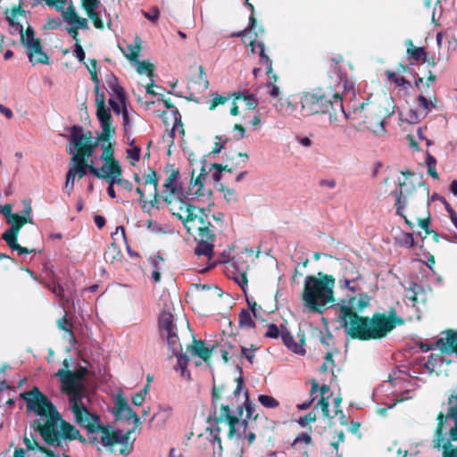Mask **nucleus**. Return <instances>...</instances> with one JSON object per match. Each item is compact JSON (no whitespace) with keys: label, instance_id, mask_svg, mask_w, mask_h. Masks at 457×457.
<instances>
[{"label":"nucleus","instance_id":"nucleus-10","mask_svg":"<svg viewBox=\"0 0 457 457\" xmlns=\"http://www.w3.org/2000/svg\"><path fill=\"white\" fill-rule=\"evenodd\" d=\"M401 174L405 177L403 181L399 182L400 188L395 189L393 194L395 197V212L396 214L403 217L404 222L410 227L413 228V223L404 214V210L411 202L417 201V190L412 181H408L409 177H413L415 174L412 171L405 170L401 171Z\"/></svg>","mask_w":457,"mask_h":457},{"label":"nucleus","instance_id":"nucleus-46","mask_svg":"<svg viewBox=\"0 0 457 457\" xmlns=\"http://www.w3.org/2000/svg\"><path fill=\"white\" fill-rule=\"evenodd\" d=\"M343 62H344V57L341 54H337L329 59V68L332 69L335 72L338 73V81L340 80V75L345 76L348 79L346 74H343L341 72L340 64Z\"/></svg>","mask_w":457,"mask_h":457},{"label":"nucleus","instance_id":"nucleus-39","mask_svg":"<svg viewBox=\"0 0 457 457\" xmlns=\"http://www.w3.org/2000/svg\"><path fill=\"white\" fill-rule=\"evenodd\" d=\"M163 338L166 339L168 348L171 351L172 354H178L182 352V345L178 336V331L167 333Z\"/></svg>","mask_w":457,"mask_h":457},{"label":"nucleus","instance_id":"nucleus-54","mask_svg":"<svg viewBox=\"0 0 457 457\" xmlns=\"http://www.w3.org/2000/svg\"><path fill=\"white\" fill-rule=\"evenodd\" d=\"M197 207L195 205L187 203L186 205L182 209V214L179 215L177 218L183 222L184 227L187 225L186 216L187 214H194L197 211Z\"/></svg>","mask_w":457,"mask_h":457},{"label":"nucleus","instance_id":"nucleus-20","mask_svg":"<svg viewBox=\"0 0 457 457\" xmlns=\"http://www.w3.org/2000/svg\"><path fill=\"white\" fill-rule=\"evenodd\" d=\"M428 293H431V287H428V290L426 287H406L405 297L417 311H420L428 300Z\"/></svg>","mask_w":457,"mask_h":457},{"label":"nucleus","instance_id":"nucleus-37","mask_svg":"<svg viewBox=\"0 0 457 457\" xmlns=\"http://www.w3.org/2000/svg\"><path fill=\"white\" fill-rule=\"evenodd\" d=\"M23 443L25 444V445L29 451L37 449L41 453H43L45 455V457H60L52 449L39 445V443L34 438L31 440L25 436L23 437Z\"/></svg>","mask_w":457,"mask_h":457},{"label":"nucleus","instance_id":"nucleus-26","mask_svg":"<svg viewBox=\"0 0 457 457\" xmlns=\"http://www.w3.org/2000/svg\"><path fill=\"white\" fill-rule=\"evenodd\" d=\"M56 375L60 378L62 384V389L68 393H74L73 395L80 396L76 380V374L73 371L61 369L57 371Z\"/></svg>","mask_w":457,"mask_h":457},{"label":"nucleus","instance_id":"nucleus-30","mask_svg":"<svg viewBox=\"0 0 457 457\" xmlns=\"http://www.w3.org/2000/svg\"><path fill=\"white\" fill-rule=\"evenodd\" d=\"M90 173L98 178L104 179L108 182L107 194L111 198L116 197V193L114 190V179L113 177L121 176L122 171H119L117 173H112L105 171V167H102L101 170L97 168H91Z\"/></svg>","mask_w":457,"mask_h":457},{"label":"nucleus","instance_id":"nucleus-40","mask_svg":"<svg viewBox=\"0 0 457 457\" xmlns=\"http://www.w3.org/2000/svg\"><path fill=\"white\" fill-rule=\"evenodd\" d=\"M122 253L120 250L119 245L116 243H112L104 253V260L114 263L121 261Z\"/></svg>","mask_w":457,"mask_h":457},{"label":"nucleus","instance_id":"nucleus-4","mask_svg":"<svg viewBox=\"0 0 457 457\" xmlns=\"http://www.w3.org/2000/svg\"><path fill=\"white\" fill-rule=\"evenodd\" d=\"M210 208H198L194 214L186 216L187 231L191 234L197 245L195 253L198 256L212 257L216 239V226L211 222Z\"/></svg>","mask_w":457,"mask_h":457},{"label":"nucleus","instance_id":"nucleus-59","mask_svg":"<svg viewBox=\"0 0 457 457\" xmlns=\"http://www.w3.org/2000/svg\"><path fill=\"white\" fill-rule=\"evenodd\" d=\"M281 106L284 112L287 115H293L297 109L296 103L293 102L289 98H287L284 104L281 103Z\"/></svg>","mask_w":457,"mask_h":457},{"label":"nucleus","instance_id":"nucleus-25","mask_svg":"<svg viewBox=\"0 0 457 457\" xmlns=\"http://www.w3.org/2000/svg\"><path fill=\"white\" fill-rule=\"evenodd\" d=\"M298 337L299 343H295L293 336L287 329L281 331V338L284 345L294 353L304 355L306 353L303 348V345L305 344V336L303 333H298Z\"/></svg>","mask_w":457,"mask_h":457},{"label":"nucleus","instance_id":"nucleus-57","mask_svg":"<svg viewBox=\"0 0 457 457\" xmlns=\"http://www.w3.org/2000/svg\"><path fill=\"white\" fill-rule=\"evenodd\" d=\"M272 81H269L266 86L270 88L269 94L272 97H278L279 96V87L275 85V82L278 79V76L276 74H272L271 77Z\"/></svg>","mask_w":457,"mask_h":457},{"label":"nucleus","instance_id":"nucleus-48","mask_svg":"<svg viewBox=\"0 0 457 457\" xmlns=\"http://www.w3.org/2000/svg\"><path fill=\"white\" fill-rule=\"evenodd\" d=\"M137 71L139 74H144V73H146L148 77H150L151 79L154 78V65L147 62V61H142L138 63V66L137 68Z\"/></svg>","mask_w":457,"mask_h":457},{"label":"nucleus","instance_id":"nucleus-44","mask_svg":"<svg viewBox=\"0 0 457 457\" xmlns=\"http://www.w3.org/2000/svg\"><path fill=\"white\" fill-rule=\"evenodd\" d=\"M350 303L357 311L361 312L370 304V297L367 295H360L350 299Z\"/></svg>","mask_w":457,"mask_h":457},{"label":"nucleus","instance_id":"nucleus-14","mask_svg":"<svg viewBox=\"0 0 457 457\" xmlns=\"http://www.w3.org/2000/svg\"><path fill=\"white\" fill-rule=\"evenodd\" d=\"M21 42L27 47L28 56L30 62L42 64L49 63V56L43 51L41 40L35 37L33 28L29 26L25 32L21 30Z\"/></svg>","mask_w":457,"mask_h":457},{"label":"nucleus","instance_id":"nucleus-47","mask_svg":"<svg viewBox=\"0 0 457 457\" xmlns=\"http://www.w3.org/2000/svg\"><path fill=\"white\" fill-rule=\"evenodd\" d=\"M260 403L266 408H277L279 405V402L273 396L268 395H260L258 397Z\"/></svg>","mask_w":457,"mask_h":457},{"label":"nucleus","instance_id":"nucleus-64","mask_svg":"<svg viewBox=\"0 0 457 457\" xmlns=\"http://www.w3.org/2000/svg\"><path fill=\"white\" fill-rule=\"evenodd\" d=\"M79 17V16L72 6H69L64 12V20L71 24H73L76 21H78Z\"/></svg>","mask_w":457,"mask_h":457},{"label":"nucleus","instance_id":"nucleus-29","mask_svg":"<svg viewBox=\"0 0 457 457\" xmlns=\"http://www.w3.org/2000/svg\"><path fill=\"white\" fill-rule=\"evenodd\" d=\"M89 157L72 156L69 164V170L78 176L79 179H82L87 172H90L91 168H95L92 164H88L87 159Z\"/></svg>","mask_w":457,"mask_h":457},{"label":"nucleus","instance_id":"nucleus-43","mask_svg":"<svg viewBox=\"0 0 457 457\" xmlns=\"http://www.w3.org/2000/svg\"><path fill=\"white\" fill-rule=\"evenodd\" d=\"M143 180L145 186L152 185L154 187V191L158 190L159 179L156 171L154 169L148 168L145 170V172L143 175Z\"/></svg>","mask_w":457,"mask_h":457},{"label":"nucleus","instance_id":"nucleus-51","mask_svg":"<svg viewBox=\"0 0 457 457\" xmlns=\"http://www.w3.org/2000/svg\"><path fill=\"white\" fill-rule=\"evenodd\" d=\"M158 100H161L162 101L164 106L167 108V109H173V113H174V120L175 121H179L180 122V116H179V112L178 111V109L175 107V105L172 104L170 98H165L164 97V95L162 94H159V99Z\"/></svg>","mask_w":457,"mask_h":457},{"label":"nucleus","instance_id":"nucleus-45","mask_svg":"<svg viewBox=\"0 0 457 457\" xmlns=\"http://www.w3.org/2000/svg\"><path fill=\"white\" fill-rule=\"evenodd\" d=\"M96 104V113L110 112V110L106 107L105 104V95L103 91L100 90V87H98V91L95 92Z\"/></svg>","mask_w":457,"mask_h":457},{"label":"nucleus","instance_id":"nucleus-23","mask_svg":"<svg viewBox=\"0 0 457 457\" xmlns=\"http://www.w3.org/2000/svg\"><path fill=\"white\" fill-rule=\"evenodd\" d=\"M248 46L251 48L252 53L256 52V48L258 49L257 53L260 57V63L266 66V74L272 75L273 68H272V61L269 57V55L265 53V46L264 43L255 38H252L249 41Z\"/></svg>","mask_w":457,"mask_h":457},{"label":"nucleus","instance_id":"nucleus-50","mask_svg":"<svg viewBox=\"0 0 457 457\" xmlns=\"http://www.w3.org/2000/svg\"><path fill=\"white\" fill-rule=\"evenodd\" d=\"M443 448L442 457H457V447H453L449 442L443 440L440 448Z\"/></svg>","mask_w":457,"mask_h":457},{"label":"nucleus","instance_id":"nucleus-5","mask_svg":"<svg viewBox=\"0 0 457 457\" xmlns=\"http://www.w3.org/2000/svg\"><path fill=\"white\" fill-rule=\"evenodd\" d=\"M386 114L384 108L376 103L361 104L352 112H345L344 118L359 130H370L376 135L386 132L384 120Z\"/></svg>","mask_w":457,"mask_h":457},{"label":"nucleus","instance_id":"nucleus-63","mask_svg":"<svg viewBox=\"0 0 457 457\" xmlns=\"http://www.w3.org/2000/svg\"><path fill=\"white\" fill-rule=\"evenodd\" d=\"M113 179L114 183L120 187L122 189L127 190L129 192L132 191L133 185L129 180L121 179L120 176L113 177Z\"/></svg>","mask_w":457,"mask_h":457},{"label":"nucleus","instance_id":"nucleus-17","mask_svg":"<svg viewBox=\"0 0 457 457\" xmlns=\"http://www.w3.org/2000/svg\"><path fill=\"white\" fill-rule=\"evenodd\" d=\"M449 409L447 414L439 412L437 415V426L435 430L433 447L439 449L444 440V424L448 418L457 420V395H452L448 399Z\"/></svg>","mask_w":457,"mask_h":457},{"label":"nucleus","instance_id":"nucleus-6","mask_svg":"<svg viewBox=\"0 0 457 457\" xmlns=\"http://www.w3.org/2000/svg\"><path fill=\"white\" fill-rule=\"evenodd\" d=\"M21 396L26 401L27 410L40 417L30 424V427L39 435L49 423L60 417V412L54 404L38 387L34 386L31 390L21 394Z\"/></svg>","mask_w":457,"mask_h":457},{"label":"nucleus","instance_id":"nucleus-11","mask_svg":"<svg viewBox=\"0 0 457 457\" xmlns=\"http://www.w3.org/2000/svg\"><path fill=\"white\" fill-rule=\"evenodd\" d=\"M70 403L76 423L86 428L87 433L93 434L105 430L106 426L102 424L100 416L87 410L82 403L81 396L72 395Z\"/></svg>","mask_w":457,"mask_h":457},{"label":"nucleus","instance_id":"nucleus-61","mask_svg":"<svg viewBox=\"0 0 457 457\" xmlns=\"http://www.w3.org/2000/svg\"><path fill=\"white\" fill-rule=\"evenodd\" d=\"M215 139H217V141L214 143V145L211 152V154H220L221 152V150L225 147L227 142L228 141V138H225L224 140H222L221 136H216Z\"/></svg>","mask_w":457,"mask_h":457},{"label":"nucleus","instance_id":"nucleus-19","mask_svg":"<svg viewBox=\"0 0 457 457\" xmlns=\"http://www.w3.org/2000/svg\"><path fill=\"white\" fill-rule=\"evenodd\" d=\"M96 116L102 129V131L97 136L96 140L98 143L111 141L115 135V128L112 125L111 112L96 113Z\"/></svg>","mask_w":457,"mask_h":457},{"label":"nucleus","instance_id":"nucleus-36","mask_svg":"<svg viewBox=\"0 0 457 457\" xmlns=\"http://www.w3.org/2000/svg\"><path fill=\"white\" fill-rule=\"evenodd\" d=\"M405 45L407 47L406 55L409 61L419 62L423 60L426 53L424 47L415 46L411 39H407Z\"/></svg>","mask_w":457,"mask_h":457},{"label":"nucleus","instance_id":"nucleus-56","mask_svg":"<svg viewBox=\"0 0 457 457\" xmlns=\"http://www.w3.org/2000/svg\"><path fill=\"white\" fill-rule=\"evenodd\" d=\"M232 96V94L228 96H223L220 95H215L213 98L212 99L211 104L209 106L210 110H214L218 105L224 104L226 102L229 100Z\"/></svg>","mask_w":457,"mask_h":457},{"label":"nucleus","instance_id":"nucleus-21","mask_svg":"<svg viewBox=\"0 0 457 457\" xmlns=\"http://www.w3.org/2000/svg\"><path fill=\"white\" fill-rule=\"evenodd\" d=\"M106 144H104L102 145L103 153L101 155V159L105 162V171L112 172V173H117L119 171H122L121 166L120 165L119 162L114 158V146L109 142H105Z\"/></svg>","mask_w":457,"mask_h":457},{"label":"nucleus","instance_id":"nucleus-13","mask_svg":"<svg viewBox=\"0 0 457 457\" xmlns=\"http://www.w3.org/2000/svg\"><path fill=\"white\" fill-rule=\"evenodd\" d=\"M332 289L333 287H304V304L311 312L322 313L327 304L335 302Z\"/></svg>","mask_w":457,"mask_h":457},{"label":"nucleus","instance_id":"nucleus-27","mask_svg":"<svg viewBox=\"0 0 457 457\" xmlns=\"http://www.w3.org/2000/svg\"><path fill=\"white\" fill-rule=\"evenodd\" d=\"M436 347L442 353L457 354V333L449 330L445 337H441L436 340Z\"/></svg>","mask_w":457,"mask_h":457},{"label":"nucleus","instance_id":"nucleus-58","mask_svg":"<svg viewBox=\"0 0 457 457\" xmlns=\"http://www.w3.org/2000/svg\"><path fill=\"white\" fill-rule=\"evenodd\" d=\"M246 299L247 305L251 311V312L253 314L254 317H257L259 315L257 312V303L254 301V299L248 295L246 292V287H241Z\"/></svg>","mask_w":457,"mask_h":457},{"label":"nucleus","instance_id":"nucleus-9","mask_svg":"<svg viewBox=\"0 0 457 457\" xmlns=\"http://www.w3.org/2000/svg\"><path fill=\"white\" fill-rule=\"evenodd\" d=\"M24 215H19L18 213H14L8 220L6 221L8 224H11V228L4 231L2 235V239L4 240L7 245L13 251H17L19 255L29 254L31 253H35V249H29L27 247L21 246L17 242L18 235L21 231V228L27 223H33L32 218L30 217V213L32 211L30 200H24Z\"/></svg>","mask_w":457,"mask_h":457},{"label":"nucleus","instance_id":"nucleus-3","mask_svg":"<svg viewBox=\"0 0 457 457\" xmlns=\"http://www.w3.org/2000/svg\"><path fill=\"white\" fill-rule=\"evenodd\" d=\"M353 90V83L345 76L340 75V80L332 86H320L305 91L300 98L303 116L327 114L330 123L339 120L345 115L343 97L345 92Z\"/></svg>","mask_w":457,"mask_h":457},{"label":"nucleus","instance_id":"nucleus-62","mask_svg":"<svg viewBox=\"0 0 457 457\" xmlns=\"http://www.w3.org/2000/svg\"><path fill=\"white\" fill-rule=\"evenodd\" d=\"M75 177L76 176L74 175V173L71 172V170H68L67 174H66L65 184H64V187L67 190L68 195H71V191L74 188Z\"/></svg>","mask_w":457,"mask_h":457},{"label":"nucleus","instance_id":"nucleus-22","mask_svg":"<svg viewBox=\"0 0 457 457\" xmlns=\"http://www.w3.org/2000/svg\"><path fill=\"white\" fill-rule=\"evenodd\" d=\"M248 46L251 48L252 53L256 52V48L258 49L257 53L260 57V63L266 66V74L272 75L273 68H272V61L269 57V55L265 53V46L264 43L255 38H252L249 41Z\"/></svg>","mask_w":457,"mask_h":457},{"label":"nucleus","instance_id":"nucleus-1","mask_svg":"<svg viewBox=\"0 0 457 457\" xmlns=\"http://www.w3.org/2000/svg\"><path fill=\"white\" fill-rule=\"evenodd\" d=\"M245 387V381L242 376L235 380H229L223 384H213L212 389V403L214 408L212 418L208 419V422L212 420L214 424L219 425L226 422L228 426V437L232 439L236 434V426L239 424V419L242 418L243 410L246 411L245 418L242 419L241 424L245 432L251 420V428L259 435L265 436L269 431L274 428V421L269 420L262 414L256 412V406L249 400L248 391L245 392V402L242 406L237 407V415L231 413V407H234V399H236Z\"/></svg>","mask_w":457,"mask_h":457},{"label":"nucleus","instance_id":"nucleus-24","mask_svg":"<svg viewBox=\"0 0 457 457\" xmlns=\"http://www.w3.org/2000/svg\"><path fill=\"white\" fill-rule=\"evenodd\" d=\"M170 174L163 184V195H178L180 194V187L178 185V178L179 175V169L173 168L172 165L169 164L166 167V172Z\"/></svg>","mask_w":457,"mask_h":457},{"label":"nucleus","instance_id":"nucleus-38","mask_svg":"<svg viewBox=\"0 0 457 457\" xmlns=\"http://www.w3.org/2000/svg\"><path fill=\"white\" fill-rule=\"evenodd\" d=\"M232 96L235 97V100H243L248 110H254L259 104L258 99L253 95L246 92H233Z\"/></svg>","mask_w":457,"mask_h":457},{"label":"nucleus","instance_id":"nucleus-35","mask_svg":"<svg viewBox=\"0 0 457 457\" xmlns=\"http://www.w3.org/2000/svg\"><path fill=\"white\" fill-rule=\"evenodd\" d=\"M162 199L168 205L172 215L178 217L182 214V209L186 205V202L181 199L180 194L178 195H162Z\"/></svg>","mask_w":457,"mask_h":457},{"label":"nucleus","instance_id":"nucleus-49","mask_svg":"<svg viewBox=\"0 0 457 457\" xmlns=\"http://www.w3.org/2000/svg\"><path fill=\"white\" fill-rule=\"evenodd\" d=\"M256 25H257V21L254 17V14H251L250 17H249V24H248V27L242 30V31H239V32H233L230 37H245L248 32H251L252 30H253L255 28H256Z\"/></svg>","mask_w":457,"mask_h":457},{"label":"nucleus","instance_id":"nucleus-53","mask_svg":"<svg viewBox=\"0 0 457 457\" xmlns=\"http://www.w3.org/2000/svg\"><path fill=\"white\" fill-rule=\"evenodd\" d=\"M398 243L401 246L412 248L415 246V240L411 233H403L399 238Z\"/></svg>","mask_w":457,"mask_h":457},{"label":"nucleus","instance_id":"nucleus-42","mask_svg":"<svg viewBox=\"0 0 457 457\" xmlns=\"http://www.w3.org/2000/svg\"><path fill=\"white\" fill-rule=\"evenodd\" d=\"M238 325L242 328H253L255 327V323L252 319L251 313L245 310L242 309L238 314Z\"/></svg>","mask_w":457,"mask_h":457},{"label":"nucleus","instance_id":"nucleus-52","mask_svg":"<svg viewBox=\"0 0 457 457\" xmlns=\"http://www.w3.org/2000/svg\"><path fill=\"white\" fill-rule=\"evenodd\" d=\"M227 270H229V267H227ZM233 270H234L231 271V273L233 275L232 276L228 275V277L231 278L232 279H234L235 282H237L238 284V286L245 285L247 283L246 273L245 271L237 272L236 268ZM228 271L230 272V270H228Z\"/></svg>","mask_w":457,"mask_h":457},{"label":"nucleus","instance_id":"nucleus-2","mask_svg":"<svg viewBox=\"0 0 457 457\" xmlns=\"http://www.w3.org/2000/svg\"><path fill=\"white\" fill-rule=\"evenodd\" d=\"M339 320L351 338L361 341L382 339L396 326L404 324V320L397 315L394 307H390L387 313L375 312L370 318L360 316L351 307L343 305L339 310Z\"/></svg>","mask_w":457,"mask_h":457},{"label":"nucleus","instance_id":"nucleus-33","mask_svg":"<svg viewBox=\"0 0 457 457\" xmlns=\"http://www.w3.org/2000/svg\"><path fill=\"white\" fill-rule=\"evenodd\" d=\"M159 331L162 337L167 333L178 331L174 323V317L171 312L163 311L159 317Z\"/></svg>","mask_w":457,"mask_h":457},{"label":"nucleus","instance_id":"nucleus-15","mask_svg":"<svg viewBox=\"0 0 457 457\" xmlns=\"http://www.w3.org/2000/svg\"><path fill=\"white\" fill-rule=\"evenodd\" d=\"M133 429L129 430L125 434L120 430H111L109 427H105V430L100 431L103 435L101 442L104 446L110 447L117 444L124 445L125 446L120 450V453L123 455H128L131 453L133 446L132 444L129 445L128 441Z\"/></svg>","mask_w":457,"mask_h":457},{"label":"nucleus","instance_id":"nucleus-31","mask_svg":"<svg viewBox=\"0 0 457 457\" xmlns=\"http://www.w3.org/2000/svg\"><path fill=\"white\" fill-rule=\"evenodd\" d=\"M105 83L108 87L110 94L116 96L117 100L125 104L126 96L123 87L120 85L117 77L110 72L105 76Z\"/></svg>","mask_w":457,"mask_h":457},{"label":"nucleus","instance_id":"nucleus-12","mask_svg":"<svg viewBox=\"0 0 457 457\" xmlns=\"http://www.w3.org/2000/svg\"><path fill=\"white\" fill-rule=\"evenodd\" d=\"M98 141H93L92 132L84 129L79 125H74L71 129V140L70 145L72 148L68 150L72 156L91 157L95 153Z\"/></svg>","mask_w":457,"mask_h":457},{"label":"nucleus","instance_id":"nucleus-60","mask_svg":"<svg viewBox=\"0 0 457 457\" xmlns=\"http://www.w3.org/2000/svg\"><path fill=\"white\" fill-rule=\"evenodd\" d=\"M87 16L91 21H93L94 26L98 29H104V22L99 17L98 13L96 12V10L89 11V12H87Z\"/></svg>","mask_w":457,"mask_h":457},{"label":"nucleus","instance_id":"nucleus-41","mask_svg":"<svg viewBox=\"0 0 457 457\" xmlns=\"http://www.w3.org/2000/svg\"><path fill=\"white\" fill-rule=\"evenodd\" d=\"M445 358L440 356L438 353H431L428 356V361L424 364V368L427 370L428 373L432 375H439L440 371L436 370V367L439 362H443Z\"/></svg>","mask_w":457,"mask_h":457},{"label":"nucleus","instance_id":"nucleus-7","mask_svg":"<svg viewBox=\"0 0 457 457\" xmlns=\"http://www.w3.org/2000/svg\"><path fill=\"white\" fill-rule=\"evenodd\" d=\"M355 278L356 271L353 263L335 259L334 270L331 274L319 271L317 275L306 276L303 286H335L336 281L340 286H349Z\"/></svg>","mask_w":457,"mask_h":457},{"label":"nucleus","instance_id":"nucleus-18","mask_svg":"<svg viewBox=\"0 0 457 457\" xmlns=\"http://www.w3.org/2000/svg\"><path fill=\"white\" fill-rule=\"evenodd\" d=\"M200 164V172L196 177H195V169L192 170V179L190 186L192 187V188L197 187V189L194 192V195L198 196H204L206 195L212 196V191L211 189L205 191L204 185L209 173H211L212 170H210V165H207V161L205 159L201 160Z\"/></svg>","mask_w":457,"mask_h":457},{"label":"nucleus","instance_id":"nucleus-32","mask_svg":"<svg viewBox=\"0 0 457 457\" xmlns=\"http://www.w3.org/2000/svg\"><path fill=\"white\" fill-rule=\"evenodd\" d=\"M213 349L214 347H206L204 342L201 339H194L192 345L187 347V351H189L192 355L201 358L205 362L210 361Z\"/></svg>","mask_w":457,"mask_h":457},{"label":"nucleus","instance_id":"nucleus-28","mask_svg":"<svg viewBox=\"0 0 457 457\" xmlns=\"http://www.w3.org/2000/svg\"><path fill=\"white\" fill-rule=\"evenodd\" d=\"M113 414L117 420L122 419L129 420H132L137 413L129 406L126 398L120 395L115 401Z\"/></svg>","mask_w":457,"mask_h":457},{"label":"nucleus","instance_id":"nucleus-34","mask_svg":"<svg viewBox=\"0 0 457 457\" xmlns=\"http://www.w3.org/2000/svg\"><path fill=\"white\" fill-rule=\"evenodd\" d=\"M312 445V438L307 433L299 434L293 443L291 444V447L295 451L301 452L303 457H309L308 445Z\"/></svg>","mask_w":457,"mask_h":457},{"label":"nucleus","instance_id":"nucleus-16","mask_svg":"<svg viewBox=\"0 0 457 457\" xmlns=\"http://www.w3.org/2000/svg\"><path fill=\"white\" fill-rule=\"evenodd\" d=\"M417 109H410L405 114V120L411 124H416L423 120L428 114L436 107V97L428 99L425 96L420 95L417 99Z\"/></svg>","mask_w":457,"mask_h":457},{"label":"nucleus","instance_id":"nucleus-8","mask_svg":"<svg viewBox=\"0 0 457 457\" xmlns=\"http://www.w3.org/2000/svg\"><path fill=\"white\" fill-rule=\"evenodd\" d=\"M78 431L79 429L74 425L63 420L60 414L58 419H54L44 428L40 436L46 445L69 452L67 442L75 440Z\"/></svg>","mask_w":457,"mask_h":457},{"label":"nucleus","instance_id":"nucleus-55","mask_svg":"<svg viewBox=\"0 0 457 457\" xmlns=\"http://www.w3.org/2000/svg\"><path fill=\"white\" fill-rule=\"evenodd\" d=\"M211 218L215 221L216 232L221 231L225 228V215L223 212H217L211 215Z\"/></svg>","mask_w":457,"mask_h":457}]
</instances>
